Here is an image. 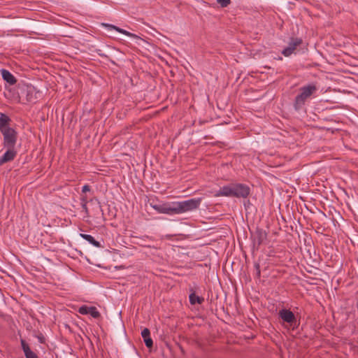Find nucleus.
<instances>
[{
    "mask_svg": "<svg viewBox=\"0 0 358 358\" xmlns=\"http://www.w3.org/2000/svg\"><path fill=\"white\" fill-rule=\"evenodd\" d=\"M301 93L298 94L294 101V106L296 110H299L304 105L307 99L316 92L317 88L315 85H308L300 89Z\"/></svg>",
    "mask_w": 358,
    "mask_h": 358,
    "instance_id": "f257e3e1",
    "label": "nucleus"
},
{
    "mask_svg": "<svg viewBox=\"0 0 358 358\" xmlns=\"http://www.w3.org/2000/svg\"><path fill=\"white\" fill-rule=\"evenodd\" d=\"M201 198H194L183 201H176L178 214L197 209L201 202Z\"/></svg>",
    "mask_w": 358,
    "mask_h": 358,
    "instance_id": "f03ea898",
    "label": "nucleus"
},
{
    "mask_svg": "<svg viewBox=\"0 0 358 358\" xmlns=\"http://www.w3.org/2000/svg\"><path fill=\"white\" fill-rule=\"evenodd\" d=\"M3 136V145L5 148H15L17 138V133L13 128L3 129L1 131Z\"/></svg>",
    "mask_w": 358,
    "mask_h": 358,
    "instance_id": "7ed1b4c3",
    "label": "nucleus"
},
{
    "mask_svg": "<svg viewBox=\"0 0 358 358\" xmlns=\"http://www.w3.org/2000/svg\"><path fill=\"white\" fill-rule=\"evenodd\" d=\"M175 204H176V201L164 203L160 205H154L152 208L159 213L178 215V207Z\"/></svg>",
    "mask_w": 358,
    "mask_h": 358,
    "instance_id": "20e7f679",
    "label": "nucleus"
},
{
    "mask_svg": "<svg viewBox=\"0 0 358 358\" xmlns=\"http://www.w3.org/2000/svg\"><path fill=\"white\" fill-rule=\"evenodd\" d=\"M279 317L285 322H287L293 329L297 327V320L294 314L289 310L282 309L279 311Z\"/></svg>",
    "mask_w": 358,
    "mask_h": 358,
    "instance_id": "39448f33",
    "label": "nucleus"
},
{
    "mask_svg": "<svg viewBox=\"0 0 358 358\" xmlns=\"http://www.w3.org/2000/svg\"><path fill=\"white\" fill-rule=\"evenodd\" d=\"M250 194V188L248 186L243 184L233 185V196L246 198Z\"/></svg>",
    "mask_w": 358,
    "mask_h": 358,
    "instance_id": "423d86ee",
    "label": "nucleus"
},
{
    "mask_svg": "<svg viewBox=\"0 0 358 358\" xmlns=\"http://www.w3.org/2000/svg\"><path fill=\"white\" fill-rule=\"evenodd\" d=\"M302 43V40L299 38H292L288 46L285 48L282 54L285 57L291 55L296 50V47Z\"/></svg>",
    "mask_w": 358,
    "mask_h": 358,
    "instance_id": "0eeeda50",
    "label": "nucleus"
},
{
    "mask_svg": "<svg viewBox=\"0 0 358 358\" xmlns=\"http://www.w3.org/2000/svg\"><path fill=\"white\" fill-rule=\"evenodd\" d=\"M78 312L82 315L89 314L94 318H98L100 317V313L97 310L96 307L87 306H83L79 308Z\"/></svg>",
    "mask_w": 358,
    "mask_h": 358,
    "instance_id": "6e6552de",
    "label": "nucleus"
},
{
    "mask_svg": "<svg viewBox=\"0 0 358 358\" xmlns=\"http://www.w3.org/2000/svg\"><path fill=\"white\" fill-rule=\"evenodd\" d=\"M266 232L261 229H257L254 235V244L259 246L266 241Z\"/></svg>",
    "mask_w": 358,
    "mask_h": 358,
    "instance_id": "1a4fd4ad",
    "label": "nucleus"
},
{
    "mask_svg": "<svg viewBox=\"0 0 358 358\" xmlns=\"http://www.w3.org/2000/svg\"><path fill=\"white\" fill-rule=\"evenodd\" d=\"M7 151L0 158V166L4 163L12 161L16 156L17 152L15 148H7Z\"/></svg>",
    "mask_w": 358,
    "mask_h": 358,
    "instance_id": "9d476101",
    "label": "nucleus"
},
{
    "mask_svg": "<svg viewBox=\"0 0 358 358\" xmlns=\"http://www.w3.org/2000/svg\"><path fill=\"white\" fill-rule=\"evenodd\" d=\"M215 196H233V185L221 187L215 194Z\"/></svg>",
    "mask_w": 358,
    "mask_h": 358,
    "instance_id": "9b49d317",
    "label": "nucleus"
},
{
    "mask_svg": "<svg viewBox=\"0 0 358 358\" xmlns=\"http://www.w3.org/2000/svg\"><path fill=\"white\" fill-rule=\"evenodd\" d=\"M1 73L3 79L10 85H15L17 83L16 78L6 69H1Z\"/></svg>",
    "mask_w": 358,
    "mask_h": 358,
    "instance_id": "f8f14e48",
    "label": "nucleus"
},
{
    "mask_svg": "<svg viewBox=\"0 0 358 358\" xmlns=\"http://www.w3.org/2000/svg\"><path fill=\"white\" fill-rule=\"evenodd\" d=\"M141 336L144 340L145 344L148 348H152L153 345V342L152 338H150V331L148 328H145L142 332Z\"/></svg>",
    "mask_w": 358,
    "mask_h": 358,
    "instance_id": "ddd939ff",
    "label": "nucleus"
},
{
    "mask_svg": "<svg viewBox=\"0 0 358 358\" xmlns=\"http://www.w3.org/2000/svg\"><path fill=\"white\" fill-rule=\"evenodd\" d=\"M10 121V119L8 116H7L5 114L1 113L0 115V131L1 132L3 131V129H6L10 128L8 127L9 122Z\"/></svg>",
    "mask_w": 358,
    "mask_h": 358,
    "instance_id": "4468645a",
    "label": "nucleus"
},
{
    "mask_svg": "<svg viewBox=\"0 0 358 358\" xmlns=\"http://www.w3.org/2000/svg\"><path fill=\"white\" fill-rule=\"evenodd\" d=\"M80 236L84 238L85 240H86L87 241H88L89 243H90L91 244H92L93 245H94L95 247L96 248H101L102 247L100 244V243L97 241H96L93 236H92L91 235H89V234H80Z\"/></svg>",
    "mask_w": 358,
    "mask_h": 358,
    "instance_id": "2eb2a0df",
    "label": "nucleus"
},
{
    "mask_svg": "<svg viewBox=\"0 0 358 358\" xmlns=\"http://www.w3.org/2000/svg\"><path fill=\"white\" fill-rule=\"evenodd\" d=\"M189 299L192 305H194L195 303L201 304L204 301L203 297L196 296L194 292L189 294Z\"/></svg>",
    "mask_w": 358,
    "mask_h": 358,
    "instance_id": "dca6fc26",
    "label": "nucleus"
},
{
    "mask_svg": "<svg viewBox=\"0 0 358 358\" xmlns=\"http://www.w3.org/2000/svg\"><path fill=\"white\" fill-rule=\"evenodd\" d=\"M108 27H109L110 29H115L116 31H117L118 32L120 33H122L123 34H125L127 36H132V37H137V36H136L135 34H131L126 30H124L122 29H120L117 27H115L114 25H107Z\"/></svg>",
    "mask_w": 358,
    "mask_h": 358,
    "instance_id": "f3484780",
    "label": "nucleus"
},
{
    "mask_svg": "<svg viewBox=\"0 0 358 358\" xmlns=\"http://www.w3.org/2000/svg\"><path fill=\"white\" fill-rule=\"evenodd\" d=\"M33 92H34V89L33 88H27L26 90H24L23 91V93H25L26 94V99L27 101L29 102H31L34 101V99H33V96H32V94H33Z\"/></svg>",
    "mask_w": 358,
    "mask_h": 358,
    "instance_id": "a211bd4d",
    "label": "nucleus"
},
{
    "mask_svg": "<svg viewBox=\"0 0 358 358\" xmlns=\"http://www.w3.org/2000/svg\"><path fill=\"white\" fill-rule=\"evenodd\" d=\"M24 355L26 358H38L37 355L29 348H26Z\"/></svg>",
    "mask_w": 358,
    "mask_h": 358,
    "instance_id": "6ab92c4d",
    "label": "nucleus"
},
{
    "mask_svg": "<svg viewBox=\"0 0 358 358\" xmlns=\"http://www.w3.org/2000/svg\"><path fill=\"white\" fill-rule=\"evenodd\" d=\"M217 2L221 6V7L225 8L231 3V0H217Z\"/></svg>",
    "mask_w": 358,
    "mask_h": 358,
    "instance_id": "aec40b11",
    "label": "nucleus"
},
{
    "mask_svg": "<svg viewBox=\"0 0 358 358\" xmlns=\"http://www.w3.org/2000/svg\"><path fill=\"white\" fill-rule=\"evenodd\" d=\"M21 343H22V349H23V351L25 353V350L27 348H29V345L25 343L24 341L22 340L21 341Z\"/></svg>",
    "mask_w": 358,
    "mask_h": 358,
    "instance_id": "412c9836",
    "label": "nucleus"
},
{
    "mask_svg": "<svg viewBox=\"0 0 358 358\" xmlns=\"http://www.w3.org/2000/svg\"><path fill=\"white\" fill-rule=\"evenodd\" d=\"M90 191V187L89 185H85L83 187V189H82V192H89Z\"/></svg>",
    "mask_w": 358,
    "mask_h": 358,
    "instance_id": "4be33fe9",
    "label": "nucleus"
},
{
    "mask_svg": "<svg viewBox=\"0 0 358 358\" xmlns=\"http://www.w3.org/2000/svg\"><path fill=\"white\" fill-rule=\"evenodd\" d=\"M255 268L257 269V273L258 276L260 275V269H259V265L258 264H255Z\"/></svg>",
    "mask_w": 358,
    "mask_h": 358,
    "instance_id": "5701e85b",
    "label": "nucleus"
}]
</instances>
